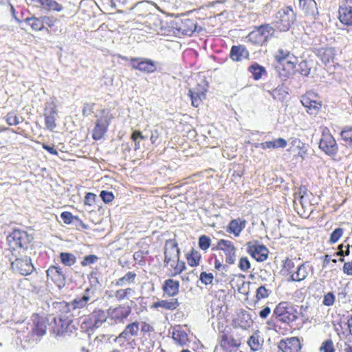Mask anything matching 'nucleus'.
Returning a JSON list of instances; mask_svg holds the SVG:
<instances>
[{
	"instance_id": "nucleus-1",
	"label": "nucleus",
	"mask_w": 352,
	"mask_h": 352,
	"mask_svg": "<svg viewBox=\"0 0 352 352\" xmlns=\"http://www.w3.org/2000/svg\"><path fill=\"white\" fill-rule=\"evenodd\" d=\"M275 69L281 78H289L297 72L298 57L292 52L279 48L274 55Z\"/></svg>"
},
{
	"instance_id": "nucleus-2",
	"label": "nucleus",
	"mask_w": 352,
	"mask_h": 352,
	"mask_svg": "<svg viewBox=\"0 0 352 352\" xmlns=\"http://www.w3.org/2000/svg\"><path fill=\"white\" fill-rule=\"evenodd\" d=\"M212 251H221L225 256L226 265L223 263V259L218 258L215 254H213L214 258V267L216 270H226L227 265L234 264L236 258V247L234 243L228 239H219L216 245H213L211 248Z\"/></svg>"
},
{
	"instance_id": "nucleus-3",
	"label": "nucleus",
	"mask_w": 352,
	"mask_h": 352,
	"mask_svg": "<svg viewBox=\"0 0 352 352\" xmlns=\"http://www.w3.org/2000/svg\"><path fill=\"white\" fill-rule=\"evenodd\" d=\"M218 331V345L215 346L214 352H217L219 347L223 352H235L241 347V338L234 337L228 326H219Z\"/></svg>"
},
{
	"instance_id": "nucleus-4",
	"label": "nucleus",
	"mask_w": 352,
	"mask_h": 352,
	"mask_svg": "<svg viewBox=\"0 0 352 352\" xmlns=\"http://www.w3.org/2000/svg\"><path fill=\"white\" fill-rule=\"evenodd\" d=\"M33 236L21 228H14L7 236L8 247L13 250H28L33 240Z\"/></svg>"
},
{
	"instance_id": "nucleus-5",
	"label": "nucleus",
	"mask_w": 352,
	"mask_h": 352,
	"mask_svg": "<svg viewBox=\"0 0 352 352\" xmlns=\"http://www.w3.org/2000/svg\"><path fill=\"white\" fill-rule=\"evenodd\" d=\"M276 318L283 323L290 324L298 318V312L294 305L287 301L279 302L273 311Z\"/></svg>"
},
{
	"instance_id": "nucleus-6",
	"label": "nucleus",
	"mask_w": 352,
	"mask_h": 352,
	"mask_svg": "<svg viewBox=\"0 0 352 352\" xmlns=\"http://www.w3.org/2000/svg\"><path fill=\"white\" fill-rule=\"evenodd\" d=\"M120 58L124 61H129L132 69L139 71L143 74H153L157 72V63L152 59L143 57L128 58L124 56H119Z\"/></svg>"
},
{
	"instance_id": "nucleus-7",
	"label": "nucleus",
	"mask_w": 352,
	"mask_h": 352,
	"mask_svg": "<svg viewBox=\"0 0 352 352\" xmlns=\"http://www.w3.org/2000/svg\"><path fill=\"white\" fill-rule=\"evenodd\" d=\"M113 118V116L109 111L107 109L100 111V116L97 118L92 130V138L94 140H100L104 137Z\"/></svg>"
},
{
	"instance_id": "nucleus-8",
	"label": "nucleus",
	"mask_w": 352,
	"mask_h": 352,
	"mask_svg": "<svg viewBox=\"0 0 352 352\" xmlns=\"http://www.w3.org/2000/svg\"><path fill=\"white\" fill-rule=\"evenodd\" d=\"M63 312L56 317L51 316L50 333L56 337L65 336L72 322L69 316Z\"/></svg>"
},
{
	"instance_id": "nucleus-9",
	"label": "nucleus",
	"mask_w": 352,
	"mask_h": 352,
	"mask_svg": "<svg viewBox=\"0 0 352 352\" xmlns=\"http://www.w3.org/2000/svg\"><path fill=\"white\" fill-rule=\"evenodd\" d=\"M274 33V30L270 24H264L255 28L248 34V39L254 45H262L267 41Z\"/></svg>"
},
{
	"instance_id": "nucleus-10",
	"label": "nucleus",
	"mask_w": 352,
	"mask_h": 352,
	"mask_svg": "<svg viewBox=\"0 0 352 352\" xmlns=\"http://www.w3.org/2000/svg\"><path fill=\"white\" fill-rule=\"evenodd\" d=\"M301 103L310 115L318 114L322 105L320 96L313 91L306 92L301 98Z\"/></svg>"
},
{
	"instance_id": "nucleus-11",
	"label": "nucleus",
	"mask_w": 352,
	"mask_h": 352,
	"mask_svg": "<svg viewBox=\"0 0 352 352\" xmlns=\"http://www.w3.org/2000/svg\"><path fill=\"white\" fill-rule=\"evenodd\" d=\"M131 307L124 305L110 307L107 309L109 320L113 324H123L131 313Z\"/></svg>"
},
{
	"instance_id": "nucleus-12",
	"label": "nucleus",
	"mask_w": 352,
	"mask_h": 352,
	"mask_svg": "<svg viewBox=\"0 0 352 352\" xmlns=\"http://www.w3.org/2000/svg\"><path fill=\"white\" fill-rule=\"evenodd\" d=\"M89 300L90 297L88 295H84L81 297H76L71 303L65 301L56 302L53 305L58 312L68 314L71 311V306L73 309H82L86 307Z\"/></svg>"
},
{
	"instance_id": "nucleus-13",
	"label": "nucleus",
	"mask_w": 352,
	"mask_h": 352,
	"mask_svg": "<svg viewBox=\"0 0 352 352\" xmlns=\"http://www.w3.org/2000/svg\"><path fill=\"white\" fill-rule=\"evenodd\" d=\"M208 83L205 80H201L192 89H189L188 96L191 99V104L195 107H199L206 98Z\"/></svg>"
},
{
	"instance_id": "nucleus-14",
	"label": "nucleus",
	"mask_w": 352,
	"mask_h": 352,
	"mask_svg": "<svg viewBox=\"0 0 352 352\" xmlns=\"http://www.w3.org/2000/svg\"><path fill=\"white\" fill-rule=\"evenodd\" d=\"M246 251L248 254L258 262L266 261L269 255L267 248L257 241L247 242Z\"/></svg>"
},
{
	"instance_id": "nucleus-15",
	"label": "nucleus",
	"mask_w": 352,
	"mask_h": 352,
	"mask_svg": "<svg viewBox=\"0 0 352 352\" xmlns=\"http://www.w3.org/2000/svg\"><path fill=\"white\" fill-rule=\"evenodd\" d=\"M33 327L32 333L37 336H43L46 333L48 329L50 331L51 316H41L38 314H34L32 317Z\"/></svg>"
},
{
	"instance_id": "nucleus-16",
	"label": "nucleus",
	"mask_w": 352,
	"mask_h": 352,
	"mask_svg": "<svg viewBox=\"0 0 352 352\" xmlns=\"http://www.w3.org/2000/svg\"><path fill=\"white\" fill-rule=\"evenodd\" d=\"M279 352H302V340L297 336L282 338L277 344Z\"/></svg>"
},
{
	"instance_id": "nucleus-17",
	"label": "nucleus",
	"mask_w": 352,
	"mask_h": 352,
	"mask_svg": "<svg viewBox=\"0 0 352 352\" xmlns=\"http://www.w3.org/2000/svg\"><path fill=\"white\" fill-rule=\"evenodd\" d=\"M319 148L326 154L329 155H335L338 151L336 142L327 128L324 129L322 132V138L319 142Z\"/></svg>"
},
{
	"instance_id": "nucleus-18",
	"label": "nucleus",
	"mask_w": 352,
	"mask_h": 352,
	"mask_svg": "<svg viewBox=\"0 0 352 352\" xmlns=\"http://www.w3.org/2000/svg\"><path fill=\"white\" fill-rule=\"evenodd\" d=\"M46 276L48 282H52L59 289L63 288L66 283V276L63 269L57 265H50L46 270Z\"/></svg>"
},
{
	"instance_id": "nucleus-19",
	"label": "nucleus",
	"mask_w": 352,
	"mask_h": 352,
	"mask_svg": "<svg viewBox=\"0 0 352 352\" xmlns=\"http://www.w3.org/2000/svg\"><path fill=\"white\" fill-rule=\"evenodd\" d=\"M180 306V302L177 298H170L169 299H158L152 303L151 309L159 312L174 311Z\"/></svg>"
},
{
	"instance_id": "nucleus-20",
	"label": "nucleus",
	"mask_w": 352,
	"mask_h": 352,
	"mask_svg": "<svg viewBox=\"0 0 352 352\" xmlns=\"http://www.w3.org/2000/svg\"><path fill=\"white\" fill-rule=\"evenodd\" d=\"M14 272L23 276L30 274L34 270L31 259L29 257L17 258L11 263Z\"/></svg>"
},
{
	"instance_id": "nucleus-21",
	"label": "nucleus",
	"mask_w": 352,
	"mask_h": 352,
	"mask_svg": "<svg viewBox=\"0 0 352 352\" xmlns=\"http://www.w3.org/2000/svg\"><path fill=\"white\" fill-rule=\"evenodd\" d=\"M279 28L283 30H287L296 19V14L291 6H286L279 12Z\"/></svg>"
},
{
	"instance_id": "nucleus-22",
	"label": "nucleus",
	"mask_w": 352,
	"mask_h": 352,
	"mask_svg": "<svg viewBox=\"0 0 352 352\" xmlns=\"http://www.w3.org/2000/svg\"><path fill=\"white\" fill-rule=\"evenodd\" d=\"M232 322L234 327L242 329H248L253 324L251 315L244 309L238 311Z\"/></svg>"
},
{
	"instance_id": "nucleus-23",
	"label": "nucleus",
	"mask_w": 352,
	"mask_h": 352,
	"mask_svg": "<svg viewBox=\"0 0 352 352\" xmlns=\"http://www.w3.org/2000/svg\"><path fill=\"white\" fill-rule=\"evenodd\" d=\"M58 114L56 104H51L45 107L43 112L45 129L53 131L56 127V116Z\"/></svg>"
},
{
	"instance_id": "nucleus-24",
	"label": "nucleus",
	"mask_w": 352,
	"mask_h": 352,
	"mask_svg": "<svg viewBox=\"0 0 352 352\" xmlns=\"http://www.w3.org/2000/svg\"><path fill=\"white\" fill-rule=\"evenodd\" d=\"M164 261L180 258V249L175 239H168L165 241L164 248Z\"/></svg>"
},
{
	"instance_id": "nucleus-25",
	"label": "nucleus",
	"mask_w": 352,
	"mask_h": 352,
	"mask_svg": "<svg viewBox=\"0 0 352 352\" xmlns=\"http://www.w3.org/2000/svg\"><path fill=\"white\" fill-rule=\"evenodd\" d=\"M28 4L33 7L41 8L45 11L60 12L63 10V6L54 0H26Z\"/></svg>"
},
{
	"instance_id": "nucleus-26",
	"label": "nucleus",
	"mask_w": 352,
	"mask_h": 352,
	"mask_svg": "<svg viewBox=\"0 0 352 352\" xmlns=\"http://www.w3.org/2000/svg\"><path fill=\"white\" fill-rule=\"evenodd\" d=\"M164 266L168 268V275L169 277H174L180 275L186 270V265L180 258L164 261Z\"/></svg>"
},
{
	"instance_id": "nucleus-27",
	"label": "nucleus",
	"mask_w": 352,
	"mask_h": 352,
	"mask_svg": "<svg viewBox=\"0 0 352 352\" xmlns=\"http://www.w3.org/2000/svg\"><path fill=\"white\" fill-rule=\"evenodd\" d=\"M180 283L170 277L166 279L162 284V290L164 296L175 298L179 293Z\"/></svg>"
},
{
	"instance_id": "nucleus-28",
	"label": "nucleus",
	"mask_w": 352,
	"mask_h": 352,
	"mask_svg": "<svg viewBox=\"0 0 352 352\" xmlns=\"http://www.w3.org/2000/svg\"><path fill=\"white\" fill-rule=\"evenodd\" d=\"M109 319L107 311H105L100 309H96L93 311L88 316L90 327L98 328Z\"/></svg>"
},
{
	"instance_id": "nucleus-29",
	"label": "nucleus",
	"mask_w": 352,
	"mask_h": 352,
	"mask_svg": "<svg viewBox=\"0 0 352 352\" xmlns=\"http://www.w3.org/2000/svg\"><path fill=\"white\" fill-rule=\"evenodd\" d=\"M250 53L245 45H232L230 54V58L234 62H241L243 60L248 59Z\"/></svg>"
},
{
	"instance_id": "nucleus-30",
	"label": "nucleus",
	"mask_w": 352,
	"mask_h": 352,
	"mask_svg": "<svg viewBox=\"0 0 352 352\" xmlns=\"http://www.w3.org/2000/svg\"><path fill=\"white\" fill-rule=\"evenodd\" d=\"M287 151L294 154V158L295 159L300 157L303 160L307 154L305 144L298 138L292 140L291 146Z\"/></svg>"
},
{
	"instance_id": "nucleus-31",
	"label": "nucleus",
	"mask_w": 352,
	"mask_h": 352,
	"mask_svg": "<svg viewBox=\"0 0 352 352\" xmlns=\"http://www.w3.org/2000/svg\"><path fill=\"white\" fill-rule=\"evenodd\" d=\"M246 224L247 221L245 219L241 218L232 219L227 226L226 231L235 237H238L245 228Z\"/></svg>"
},
{
	"instance_id": "nucleus-32",
	"label": "nucleus",
	"mask_w": 352,
	"mask_h": 352,
	"mask_svg": "<svg viewBox=\"0 0 352 352\" xmlns=\"http://www.w3.org/2000/svg\"><path fill=\"white\" fill-rule=\"evenodd\" d=\"M338 20L344 26L352 27V6H343L338 8Z\"/></svg>"
},
{
	"instance_id": "nucleus-33",
	"label": "nucleus",
	"mask_w": 352,
	"mask_h": 352,
	"mask_svg": "<svg viewBox=\"0 0 352 352\" xmlns=\"http://www.w3.org/2000/svg\"><path fill=\"white\" fill-rule=\"evenodd\" d=\"M139 332V322L138 321L128 324L124 329L119 334L117 339H122L125 341L133 337L138 336Z\"/></svg>"
},
{
	"instance_id": "nucleus-34",
	"label": "nucleus",
	"mask_w": 352,
	"mask_h": 352,
	"mask_svg": "<svg viewBox=\"0 0 352 352\" xmlns=\"http://www.w3.org/2000/svg\"><path fill=\"white\" fill-rule=\"evenodd\" d=\"M299 7L304 14L315 17L318 14L317 3L315 0H298Z\"/></svg>"
},
{
	"instance_id": "nucleus-35",
	"label": "nucleus",
	"mask_w": 352,
	"mask_h": 352,
	"mask_svg": "<svg viewBox=\"0 0 352 352\" xmlns=\"http://www.w3.org/2000/svg\"><path fill=\"white\" fill-rule=\"evenodd\" d=\"M172 339L180 346H184L189 342L188 333L180 326H176L172 331Z\"/></svg>"
},
{
	"instance_id": "nucleus-36",
	"label": "nucleus",
	"mask_w": 352,
	"mask_h": 352,
	"mask_svg": "<svg viewBox=\"0 0 352 352\" xmlns=\"http://www.w3.org/2000/svg\"><path fill=\"white\" fill-rule=\"evenodd\" d=\"M135 289L132 287L120 288L116 290L113 295H109V297H114L118 302L131 300L135 295Z\"/></svg>"
},
{
	"instance_id": "nucleus-37",
	"label": "nucleus",
	"mask_w": 352,
	"mask_h": 352,
	"mask_svg": "<svg viewBox=\"0 0 352 352\" xmlns=\"http://www.w3.org/2000/svg\"><path fill=\"white\" fill-rule=\"evenodd\" d=\"M309 274V266L305 263H301L295 269L292 273L291 278H288L289 281L300 282L307 278Z\"/></svg>"
},
{
	"instance_id": "nucleus-38",
	"label": "nucleus",
	"mask_w": 352,
	"mask_h": 352,
	"mask_svg": "<svg viewBox=\"0 0 352 352\" xmlns=\"http://www.w3.org/2000/svg\"><path fill=\"white\" fill-rule=\"evenodd\" d=\"M185 258L190 267H195L200 265L202 256L199 250L192 248L186 253Z\"/></svg>"
},
{
	"instance_id": "nucleus-39",
	"label": "nucleus",
	"mask_w": 352,
	"mask_h": 352,
	"mask_svg": "<svg viewBox=\"0 0 352 352\" xmlns=\"http://www.w3.org/2000/svg\"><path fill=\"white\" fill-rule=\"evenodd\" d=\"M23 21L30 27L32 31L39 32L45 29L43 16L37 17L34 15H32L30 17L25 18Z\"/></svg>"
},
{
	"instance_id": "nucleus-40",
	"label": "nucleus",
	"mask_w": 352,
	"mask_h": 352,
	"mask_svg": "<svg viewBox=\"0 0 352 352\" xmlns=\"http://www.w3.org/2000/svg\"><path fill=\"white\" fill-rule=\"evenodd\" d=\"M295 263L293 259L287 257L282 261L280 274L288 278H291L292 273L295 270Z\"/></svg>"
},
{
	"instance_id": "nucleus-41",
	"label": "nucleus",
	"mask_w": 352,
	"mask_h": 352,
	"mask_svg": "<svg viewBox=\"0 0 352 352\" xmlns=\"http://www.w3.org/2000/svg\"><path fill=\"white\" fill-rule=\"evenodd\" d=\"M287 142L283 138H278L277 139L266 141L261 143L260 146L263 149H276L278 148H285Z\"/></svg>"
},
{
	"instance_id": "nucleus-42",
	"label": "nucleus",
	"mask_w": 352,
	"mask_h": 352,
	"mask_svg": "<svg viewBox=\"0 0 352 352\" xmlns=\"http://www.w3.org/2000/svg\"><path fill=\"white\" fill-rule=\"evenodd\" d=\"M137 277V274L134 272L129 271L123 276L116 280L113 283L116 287H122L124 285L134 283Z\"/></svg>"
},
{
	"instance_id": "nucleus-43",
	"label": "nucleus",
	"mask_w": 352,
	"mask_h": 352,
	"mask_svg": "<svg viewBox=\"0 0 352 352\" xmlns=\"http://www.w3.org/2000/svg\"><path fill=\"white\" fill-rule=\"evenodd\" d=\"M334 50L332 47H323L318 50V56L324 64H327L333 60Z\"/></svg>"
},
{
	"instance_id": "nucleus-44",
	"label": "nucleus",
	"mask_w": 352,
	"mask_h": 352,
	"mask_svg": "<svg viewBox=\"0 0 352 352\" xmlns=\"http://www.w3.org/2000/svg\"><path fill=\"white\" fill-rule=\"evenodd\" d=\"M247 344L253 352L259 351L263 346V341L261 340L260 336L257 332L254 333L248 338Z\"/></svg>"
},
{
	"instance_id": "nucleus-45",
	"label": "nucleus",
	"mask_w": 352,
	"mask_h": 352,
	"mask_svg": "<svg viewBox=\"0 0 352 352\" xmlns=\"http://www.w3.org/2000/svg\"><path fill=\"white\" fill-rule=\"evenodd\" d=\"M196 28L195 23L190 19L182 20L179 27V30L186 35H191L196 30Z\"/></svg>"
},
{
	"instance_id": "nucleus-46",
	"label": "nucleus",
	"mask_w": 352,
	"mask_h": 352,
	"mask_svg": "<svg viewBox=\"0 0 352 352\" xmlns=\"http://www.w3.org/2000/svg\"><path fill=\"white\" fill-rule=\"evenodd\" d=\"M248 71L252 74L254 80H258L266 74V69L264 67L257 63H254L248 67Z\"/></svg>"
},
{
	"instance_id": "nucleus-47",
	"label": "nucleus",
	"mask_w": 352,
	"mask_h": 352,
	"mask_svg": "<svg viewBox=\"0 0 352 352\" xmlns=\"http://www.w3.org/2000/svg\"><path fill=\"white\" fill-rule=\"evenodd\" d=\"M59 258L61 263L65 266H72L76 261L75 255L69 252H61Z\"/></svg>"
},
{
	"instance_id": "nucleus-48",
	"label": "nucleus",
	"mask_w": 352,
	"mask_h": 352,
	"mask_svg": "<svg viewBox=\"0 0 352 352\" xmlns=\"http://www.w3.org/2000/svg\"><path fill=\"white\" fill-rule=\"evenodd\" d=\"M212 240L211 239L206 235H201L198 239V246L204 252H206L210 247L211 246Z\"/></svg>"
},
{
	"instance_id": "nucleus-49",
	"label": "nucleus",
	"mask_w": 352,
	"mask_h": 352,
	"mask_svg": "<svg viewBox=\"0 0 352 352\" xmlns=\"http://www.w3.org/2000/svg\"><path fill=\"white\" fill-rule=\"evenodd\" d=\"M272 293L270 288H267L265 285H261L257 288L256 291L255 298L257 300L267 298Z\"/></svg>"
},
{
	"instance_id": "nucleus-50",
	"label": "nucleus",
	"mask_w": 352,
	"mask_h": 352,
	"mask_svg": "<svg viewBox=\"0 0 352 352\" xmlns=\"http://www.w3.org/2000/svg\"><path fill=\"white\" fill-rule=\"evenodd\" d=\"M311 195V193L305 192L300 197L299 203L301 205L302 208L305 209V210H312V204L310 202Z\"/></svg>"
},
{
	"instance_id": "nucleus-51",
	"label": "nucleus",
	"mask_w": 352,
	"mask_h": 352,
	"mask_svg": "<svg viewBox=\"0 0 352 352\" xmlns=\"http://www.w3.org/2000/svg\"><path fill=\"white\" fill-rule=\"evenodd\" d=\"M60 217L65 224H70L74 220L80 221L83 228H86V226L80 220L78 216H74L71 212L64 211L60 214Z\"/></svg>"
},
{
	"instance_id": "nucleus-52",
	"label": "nucleus",
	"mask_w": 352,
	"mask_h": 352,
	"mask_svg": "<svg viewBox=\"0 0 352 352\" xmlns=\"http://www.w3.org/2000/svg\"><path fill=\"white\" fill-rule=\"evenodd\" d=\"M342 139L352 145V126H346L340 132Z\"/></svg>"
},
{
	"instance_id": "nucleus-53",
	"label": "nucleus",
	"mask_w": 352,
	"mask_h": 352,
	"mask_svg": "<svg viewBox=\"0 0 352 352\" xmlns=\"http://www.w3.org/2000/svg\"><path fill=\"white\" fill-rule=\"evenodd\" d=\"M214 276L212 273L207 272H201L199 275V280L205 285H211L213 283Z\"/></svg>"
},
{
	"instance_id": "nucleus-54",
	"label": "nucleus",
	"mask_w": 352,
	"mask_h": 352,
	"mask_svg": "<svg viewBox=\"0 0 352 352\" xmlns=\"http://www.w3.org/2000/svg\"><path fill=\"white\" fill-rule=\"evenodd\" d=\"M320 352H336L333 342L331 339H327L322 342L319 348Z\"/></svg>"
},
{
	"instance_id": "nucleus-55",
	"label": "nucleus",
	"mask_w": 352,
	"mask_h": 352,
	"mask_svg": "<svg viewBox=\"0 0 352 352\" xmlns=\"http://www.w3.org/2000/svg\"><path fill=\"white\" fill-rule=\"evenodd\" d=\"M131 139L134 142V150L137 151L140 148V144L138 140H144L145 137L140 131L135 130L132 133Z\"/></svg>"
},
{
	"instance_id": "nucleus-56",
	"label": "nucleus",
	"mask_w": 352,
	"mask_h": 352,
	"mask_svg": "<svg viewBox=\"0 0 352 352\" xmlns=\"http://www.w3.org/2000/svg\"><path fill=\"white\" fill-rule=\"evenodd\" d=\"M297 65H298L297 72L301 75L307 76L310 74L311 67L309 66L307 60H303L300 62L298 61Z\"/></svg>"
},
{
	"instance_id": "nucleus-57",
	"label": "nucleus",
	"mask_w": 352,
	"mask_h": 352,
	"mask_svg": "<svg viewBox=\"0 0 352 352\" xmlns=\"http://www.w3.org/2000/svg\"><path fill=\"white\" fill-rule=\"evenodd\" d=\"M150 140L153 145L158 146L162 142L161 133L157 129L152 130Z\"/></svg>"
},
{
	"instance_id": "nucleus-58",
	"label": "nucleus",
	"mask_w": 352,
	"mask_h": 352,
	"mask_svg": "<svg viewBox=\"0 0 352 352\" xmlns=\"http://www.w3.org/2000/svg\"><path fill=\"white\" fill-rule=\"evenodd\" d=\"M238 267L242 272H248L251 267V263L246 256H242L239 258Z\"/></svg>"
},
{
	"instance_id": "nucleus-59",
	"label": "nucleus",
	"mask_w": 352,
	"mask_h": 352,
	"mask_svg": "<svg viewBox=\"0 0 352 352\" xmlns=\"http://www.w3.org/2000/svg\"><path fill=\"white\" fill-rule=\"evenodd\" d=\"M99 258L94 254H89L87 256H85L83 259L80 262V265L82 267H86L87 265H92L95 263H96L98 261Z\"/></svg>"
},
{
	"instance_id": "nucleus-60",
	"label": "nucleus",
	"mask_w": 352,
	"mask_h": 352,
	"mask_svg": "<svg viewBox=\"0 0 352 352\" xmlns=\"http://www.w3.org/2000/svg\"><path fill=\"white\" fill-rule=\"evenodd\" d=\"M343 234V229L338 228L335 229L330 235L329 243L333 244L336 243Z\"/></svg>"
},
{
	"instance_id": "nucleus-61",
	"label": "nucleus",
	"mask_w": 352,
	"mask_h": 352,
	"mask_svg": "<svg viewBox=\"0 0 352 352\" xmlns=\"http://www.w3.org/2000/svg\"><path fill=\"white\" fill-rule=\"evenodd\" d=\"M336 301V296L333 292H329L324 295L322 304L325 306H332Z\"/></svg>"
},
{
	"instance_id": "nucleus-62",
	"label": "nucleus",
	"mask_w": 352,
	"mask_h": 352,
	"mask_svg": "<svg viewBox=\"0 0 352 352\" xmlns=\"http://www.w3.org/2000/svg\"><path fill=\"white\" fill-rule=\"evenodd\" d=\"M6 120L10 126L17 125L19 123V118L14 112L8 113L6 115Z\"/></svg>"
},
{
	"instance_id": "nucleus-63",
	"label": "nucleus",
	"mask_w": 352,
	"mask_h": 352,
	"mask_svg": "<svg viewBox=\"0 0 352 352\" xmlns=\"http://www.w3.org/2000/svg\"><path fill=\"white\" fill-rule=\"evenodd\" d=\"M100 195L102 200L106 204L110 203L114 199V195L111 192L102 190Z\"/></svg>"
},
{
	"instance_id": "nucleus-64",
	"label": "nucleus",
	"mask_w": 352,
	"mask_h": 352,
	"mask_svg": "<svg viewBox=\"0 0 352 352\" xmlns=\"http://www.w3.org/2000/svg\"><path fill=\"white\" fill-rule=\"evenodd\" d=\"M155 331L154 327L147 322H141V332L142 334L149 333Z\"/></svg>"
}]
</instances>
